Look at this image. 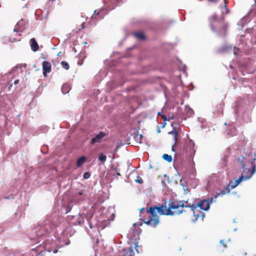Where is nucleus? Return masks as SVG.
Returning a JSON list of instances; mask_svg holds the SVG:
<instances>
[{"mask_svg":"<svg viewBox=\"0 0 256 256\" xmlns=\"http://www.w3.org/2000/svg\"><path fill=\"white\" fill-rule=\"evenodd\" d=\"M58 222V218L56 216L53 218L52 216L48 217L39 224L38 226L34 229V232L38 238L44 236L46 233L54 230L55 228H56V232H58L59 228Z\"/></svg>","mask_w":256,"mask_h":256,"instance_id":"obj_1","label":"nucleus"},{"mask_svg":"<svg viewBox=\"0 0 256 256\" xmlns=\"http://www.w3.org/2000/svg\"><path fill=\"white\" fill-rule=\"evenodd\" d=\"M46 239L42 241V243L40 244L36 248H33L31 252L32 256H42L46 251L50 252L51 250L48 247L49 244H52L49 241V236H46Z\"/></svg>","mask_w":256,"mask_h":256,"instance_id":"obj_2","label":"nucleus"},{"mask_svg":"<svg viewBox=\"0 0 256 256\" xmlns=\"http://www.w3.org/2000/svg\"><path fill=\"white\" fill-rule=\"evenodd\" d=\"M177 206H174V205H170V204H168V207L167 208V207L166 205L164 206L163 204L157 206H156V212L160 215H170L172 216L174 214H179L182 212V210H174L175 208H176Z\"/></svg>","mask_w":256,"mask_h":256,"instance_id":"obj_3","label":"nucleus"},{"mask_svg":"<svg viewBox=\"0 0 256 256\" xmlns=\"http://www.w3.org/2000/svg\"><path fill=\"white\" fill-rule=\"evenodd\" d=\"M156 206L154 207H150L148 210L147 212L150 214L152 215V217L150 218V219L147 220H144V222L147 225L153 226L155 228L159 222V218L156 214Z\"/></svg>","mask_w":256,"mask_h":256,"instance_id":"obj_4","label":"nucleus"},{"mask_svg":"<svg viewBox=\"0 0 256 256\" xmlns=\"http://www.w3.org/2000/svg\"><path fill=\"white\" fill-rule=\"evenodd\" d=\"M242 159L241 162L242 168V173L241 176H244V180H246L250 179L256 170V162H254V160L252 162V170H250V168H248L245 167L246 164L245 162L243 160L244 158L242 157Z\"/></svg>","mask_w":256,"mask_h":256,"instance_id":"obj_5","label":"nucleus"},{"mask_svg":"<svg viewBox=\"0 0 256 256\" xmlns=\"http://www.w3.org/2000/svg\"><path fill=\"white\" fill-rule=\"evenodd\" d=\"M194 146V144L191 140H188L186 142V148L190 155L194 154L196 152Z\"/></svg>","mask_w":256,"mask_h":256,"instance_id":"obj_6","label":"nucleus"},{"mask_svg":"<svg viewBox=\"0 0 256 256\" xmlns=\"http://www.w3.org/2000/svg\"><path fill=\"white\" fill-rule=\"evenodd\" d=\"M86 198V196L84 193V191H80L74 194L73 198V201L76 203H79L84 200Z\"/></svg>","mask_w":256,"mask_h":256,"instance_id":"obj_7","label":"nucleus"},{"mask_svg":"<svg viewBox=\"0 0 256 256\" xmlns=\"http://www.w3.org/2000/svg\"><path fill=\"white\" fill-rule=\"evenodd\" d=\"M188 208H190L192 210L193 212V213H194V216L196 217V218L194 220H193V222H196V220H197L198 218H199V217H202V219H203L205 216L204 215V214L202 212H200V214H195V212H194V210L196 209L198 207V204H192L191 205L190 204H188Z\"/></svg>","mask_w":256,"mask_h":256,"instance_id":"obj_8","label":"nucleus"},{"mask_svg":"<svg viewBox=\"0 0 256 256\" xmlns=\"http://www.w3.org/2000/svg\"><path fill=\"white\" fill-rule=\"evenodd\" d=\"M51 64L48 61H44L42 62L43 75L44 76H47V74L51 72Z\"/></svg>","mask_w":256,"mask_h":256,"instance_id":"obj_9","label":"nucleus"},{"mask_svg":"<svg viewBox=\"0 0 256 256\" xmlns=\"http://www.w3.org/2000/svg\"><path fill=\"white\" fill-rule=\"evenodd\" d=\"M73 218L74 222H72V224L74 225H82L84 222V216L81 214L73 216Z\"/></svg>","mask_w":256,"mask_h":256,"instance_id":"obj_10","label":"nucleus"},{"mask_svg":"<svg viewBox=\"0 0 256 256\" xmlns=\"http://www.w3.org/2000/svg\"><path fill=\"white\" fill-rule=\"evenodd\" d=\"M106 136V134L102 132H100L98 134H96L94 138L91 140V144L99 143L101 142L102 139Z\"/></svg>","mask_w":256,"mask_h":256,"instance_id":"obj_11","label":"nucleus"},{"mask_svg":"<svg viewBox=\"0 0 256 256\" xmlns=\"http://www.w3.org/2000/svg\"><path fill=\"white\" fill-rule=\"evenodd\" d=\"M25 22L24 20L22 19L18 21L16 24V27H15L14 29V31L15 32H22L25 28Z\"/></svg>","mask_w":256,"mask_h":256,"instance_id":"obj_12","label":"nucleus"},{"mask_svg":"<svg viewBox=\"0 0 256 256\" xmlns=\"http://www.w3.org/2000/svg\"><path fill=\"white\" fill-rule=\"evenodd\" d=\"M198 206L202 210H209V203L206 200H201L198 204Z\"/></svg>","mask_w":256,"mask_h":256,"instance_id":"obj_13","label":"nucleus"},{"mask_svg":"<svg viewBox=\"0 0 256 256\" xmlns=\"http://www.w3.org/2000/svg\"><path fill=\"white\" fill-rule=\"evenodd\" d=\"M223 49L224 51L228 52H232L236 56L237 55V51L238 50V48H232L231 46L228 45L224 46Z\"/></svg>","mask_w":256,"mask_h":256,"instance_id":"obj_14","label":"nucleus"},{"mask_svg":"<svg viewBox=\"0 0 256 256\" xmlns=\"http://www.w3.org/2000/svg\"><path fill=\"white\" fill-rule=\"evenodd\" d=\"M170 205H174V206H177L176 208H175L174 210H180V208H182L184 207L187 208V206H188V205H185L184 204V202L182 201L180 202L178 204H176L174 202H172L170 204Z\"/></svg>","mask_w":256,"mask_h":256,"instance_id":"obj_15","label":"nucleus"},{"mask_svg":"<svg viewBox=\"0 0 256 256\" xmlns=\"http://www.w3.org/2000/svg\"><path fill=\"white\" fill-rule=\"evenodd\" d=\"M30 41L32 50L34 52H36L37 50H38L39 46L36 40L34 38H32L30 39Z\"/></svg>","mask_w":256,"mask_h":256,"instance_id":"obj_16","label":"nucleus"},{"mask_svg":"<svg viewBox=\"0 0 256 256\" xmlns=\"http://www.w3.org/2000/svg\"><path fill=\"white\" fill-rule=\"evenodd\" d=\"M70 87L69 84H65L62 85V92L64 94H66L69 92Z\"/></svg>","mask_w":256,"mask_h":256,"instance_id":"obj_17","label":"nucleus"},{"mask_svg":"<svg viewBox=\"0 0 256 256\" xmlns=\"http://www.w3.org/2000/svg\"><path fill=\"white\" fill-rule=\"evenodd\" d=\"M134 36L138 40H144V34L142 32H136L134 34Z\"/></svg>","mask_w":256,"mask_h":256,"instance_id":"obj_18","label":"nucleus"},{"mask_svg":"<svg viewBox=\"0 0 256 256\" xmlns=\"http://www.w3.org/2000/svg\"><path fill=\"white\" fill-rule=\"evenodd\" d=\"M86 158L85 156H82L79 158L77 160V166L78 167L81 166L85 162Z\"/></svg>","mask_w":256,"mask_h":256,"instance_id":"obj_19","label":"nucleus"},{"mask_svg":"<svg viewBox=\"0 0 256 256\" xmlns=\"http://www.w3.org/2000/svg\"><path fill=\"white\" fill-rule=\"evenodd\" d=\"M224 4L220 7L222 14H227L228 13V12H229L228 8L226 7V4L225 0H224Z\"/></svg>","mask_w":256,"mask_h":256,"instance_id":"obj_20","label":"nucleus"},{"mask_svg":"<svg viewBox=\"0 0 256 256\" xmlns=\"http://www.w3.org/2000/svg\"><path fill=\"white\" fill-rule=\"evenodd\" d=\"M230 190V189L229 188V186H226L224 190H221L220 193H218L217 194H220V196H224L226 194V193H229Z\"/></svg>","mask_w":256,"mask_h":256,"instance_id":"obj_21","label":"nucleus"},{"mask_svg":"<svg viewBox=\"0 0 256 256\" xmlns=\"http://www.w3.org/2000/svg\"><path fill=\"white\" fill-rule=\"evenodd\" d=\"M218 196H220V194H216L214 197L210 198L208 200H208V202L209 203V206H210V204H212V202H216V199Z\"/></svg>","mask_w":256,"mask_h":256,"instance_id":"obj_22","label":"nucleus"},{"mask_svg":"<svg viewBox=\"0 0 256 256\" xmlns=\"http://www.w3.org/2000/svg\"><path fill=\"white\" fill-rule=\"evenodd\" d=\"M185 111L186 112L188 116H192L194 113L193 110L188 106H186L185 107Z\"/></svg>","mask_w":256,"mask_h":256,"instance_id":"obj_23","label":"nucleus"},{"mask_svg":"<svg viewBox=\"0 0 256 256\" xmlns=\"http://www.w3.org/2000/svg\"><path fill=\"white\" fill-rule=\"evenodd\" d=\"M169 134H172L174 136V144H176V142L178 140V133L177 132L174 130L171 132H168Z\"/></svg>","mask_w":256,"mask_h":256,"instance_id":"obj_24","label":"nucleus"},{"mask_svg":"<svg viewBox=\"0 0 256 256\" xmlns=\"http://www.w3.org/2000/svg\"><path fill=\"white\" fill-rule=\"evenodd\" d=\"M162 158L168 162H171L172 161V157L170 155H168L167 154H164L162 156Z\"/></svg>","mask_w":256,"mask_h":256,"instance_id":"obj_25","label":"nucleus"},{"mask_svg":"<svg viewBox=\"0 0 256 256\" xmlns=\"http://www.w3.org/2000/svg\"><path fill=\"white\" fill-rule=\"evenodd\" d=\"M60 64L62 66V67L66 70H68L70 68L68 64L66 61H62L60 62Z\"/></svg>","mask_w":256,"mask_h":256,"instance_id":"obj_26","label":"nucleus"},{"mask_svg":"<svg viewBox=\"0 0 256 256\" xmlns=\"http://www.w3.org/2000/svg\"><path fill=\"white\" fill-rule=\"evenodd\" d=\"M61 234L64 236V237H68L69 236H71L72 235V233H70V234H68V228L62 230Z\"/></svg>","mask_w":256,"mask_h":256,"instance_id":"obj_27","label":"nucleus"},{"mask_svg":"<svg viewBox=\"0 0 256 256\" xmlns=\"http://www.w3.org/2000/svg\"><path fill=\"white\" fill-rule=\"evenodd\" d=\"M244 176H240L238 180L232 182V183H235L236 185H238L242 180H244Z\"/></svg>","mask_w":256,"mask_h":256,"instance_id":"obj_28","label":"nucleus"},{"mask_svg":"<svg viewBox=\"0 0 256 256\" xmlns=\"http://www.w3.org/2000/svg\"><path fill=\"white\" fill-rule=\"evenodd\" d=\"M232 182H233L232 180L230 181L229 182V184L226 186H228L229 188H230V190L238 186V185H236L235 183H232Z\"/></svg>","mask_w":256,"mask_h":256,"instance_id":"obj_29","label":"nucleus"},{"mask_svg":"<svg viewBox=\"0 0 256 256\" xmlns=\"http://www.w3.org/2000/svg\"><path fill=\"white\" fill-rule=\"evenodd\" d=\"M106 155L102 154L100 156H98V160L104 162L106 160Z\"/></svg>","mask_w":256,"mask_h":256,"instance_id":"obj_30","label":"nucleus"},{"mask_svg":"<svg viewBox=\"0 0 256 256\" xmlns=\"http://www.w3.org/2000/svg\"><path fill=\"white\" fill-rule=\"evenodd\" d=\"M236 134L235 132V128H234V127H231L230 128V132H228V135H231V136H233V135H235Z\"/></svg>","mask_w":256,"mask_h":256,"instance_id":"obj_31","label":"nucleus"},{"mask_svg":"<svg viewBox=\"0 0 256 256\" xmlns=\"http://www.w3.org/2000/svg\"><path fill=\"white\" fill-rule=\"evenodd\" d=\"M128 256H133L134 252L132 246H130L128 248Z\"/></svg>","mask_w":256,"mask_h":256,"instance_id":"obj_32","label":"nucleus"},{"mask_svg":"<svg viewBox=\"0 0 256 256\" xmlns=\"http://www.w3.org/2000/svg\"><path fill=\"white\" fill-rule=\"evenodd\" d=\"M90 176V174L88 172H86L83 174V178L84 179H88Z\"/></svg>","mask_w":256,"mask_h":256,"instance_id":"obj_33","label":"nucleus"},{"mask_svg":"<svg viewBox=\"0 0 256 256\" xmlns=\"http://www.w3.org/2000/svg\"><path fill=\"white\" fill-rule=\"evenodd\" d=\"M135 182L138 184H142V183L143 181L141 178H140L139 176H138L137 178L135 180Z\"/></svg>","mask_w":256,"mask_h":256,"instance_id":"obj_34","label":"nucleus"},{"mask_svg":"<svg viewBox=\"0 0 256 256\" xmlns=\"http://www.w3.org/2000/svg\"><path fill=\"white\" fill-rule=\"evenodd\" d=\"M243 38H244V36L242 35L240 36V43L241 44H243L244 43Z\"/></svg>","mask_w":256,"mask_h":256,"instance_id":"obj_35","label":"nucleus"},{"mask_svg":"<svg viewBox=\"0 0 256 256\" xmlns=\"http://www.w3.org/2000/svg\"><path fill=\"white\" fill-rule=\"evenodd\" d=\"M162 118H163V119H164V121H166V120H170V119H167V118H166V116H164V115H163V116H162Z\"/></svg>","mask_w":256,"mask_h":256,"instance_id":"obj_36","label":"nucleus"},{"mask_svg":"<svg viewBox=\"0 0 256 256\" xmlns=\"http://www.w3.org/2000/svg\"><path fill=\"white\" fill-rule=\"evenodd\" d=\"M212 19L214 20H215L216 19V14H214V16H212Z\"/></svg>","mask_w":256,"mask_h":256,"instance_id":"obj_37","label":"nucleus"},{"mask_svg":"<svg viewBox=\"0 0 256 256\" xmlns=\"http://www.w3.org/2000/svg\"><path fill=\"white\" fill-rule=\"evenodd\" d=\"M210 27H211L212 30V31L214 32L215 31V28H214V26L212 24H210Z\"/></svg>","mask_w":256,"mask_h":256,"instance_id":"obj_38","label":"nucleus"},{"mask_svg":"<svg viewBox=\"0 0 256 256\" xmlns=\"http://www.w3.org/2000/svg\"><path fill=\"white\" fill-rule=\"evenodd\" d=\"M18 82H19V80H14V84H18Z\"/></svg>","mask_w":256,"mask_h":256,"instance_id":"obj_39","label":"nucleus"},{"mask_svg":"<svg viewBox=\"0 0 256 256\" xmlns=\"http://www.w3.org/2000/svg\"><path fill=\"white\" fill-rule=\"evenodd\" d=\"M220 243L224 245H224H225V244H224V240H220Z\"/></svg>","mask_w":256,"mask_h":256,"instance_id":"obj_40","label":"nucleus"},{"mask_svg":"<svg viewBox=\"0 0 256 256\" xmlns=\"http://www.w3.org/2000/svg\"><path fill=\"white\" fill-rule=\"evenodd\" d=\"M70 211V208L69 207L67 208V209L66 210V213H68Z\"/></svg>","mask_w":256,"mask_h":256,"instance_id":"obj_41","label":"nucleus"},{"mask_svg":"<svg viewBox=\"0 0 256 256\" xmlns=\"http://www.w3.org/2000/svg\"><path fill=\"white\" fill-rule=\"evenodd\" d=\"M254 162H256V154H255L254 155Z\"/></svg>","mask_w":256,"mask_h":256,"instance_id":"obj_42","label":"nucleus"},{"mask_svg":"<svg viewBox=\"0 0 256 256\" xmlns=\"http://www.w3.org/2000/svg\"><path fill=\"white\" fill-rule=\"evenodd\" d=\"M209 2H216V0H208Z\"/></svg>","mask_w":256,"mask_h":256,"instance_id":"obj_43","label":"nucleus"},{"mask_svg":"<svg viewBox=\"0 0 256 256\" xmlns=\"http://www.w3.org/2000/svg\"><path fill=\"white\" fill-rule=\"evenodd\" d=\"M181 185L182 186L184 190L186 192V190H187V188H186L185 186H184V185L183 184H181Z\"/></svg>","mask_w":256,"mask_h":256,"instance_id":"obj_44","label":"nucleus"},{"mask_svg":"<svg viewBox=\"0 0 256 256\" xmlns=\"http://www.w3.org/2000/svg\"><path fill=\"white\" fill-rule=\"evenodd\" d=\"M84 22H82V28H84Z\"/></svg>","mask_w":256,"mask_h":256,"instance_id":"obj_45","label":"nucleus"},{"mask_svg":"<svg viewBox=\"0 0 256 256\" xmlns=\"http://www.w3.org/2000/svg\"><path fill=\"white\" fill-rule=\"evenodd\" d=\"M174 118V116L172 115V116L170 117L169 119L173 120Z\"/></svg>","mask_w":256,"mask_h":256,"instance_id":"obj_46","label":"nucleus"},{"mask_svg":"<svg viewBox=\"0 0 256 256\" xmlns=\"http://www.w3.org/2000/svg\"><path fill=\"white\" fill-rule=\"evenodd\" d=\"M172 151H174V145L172 146Z\"/></svg>","mask_w":256,"mask_h":256,"instance_id":"obj_47","label":"nucleus"},{"mask_svg":"<svg viewBox=\"0 0 256 256\" xmlns=\"http://www.w3.org/2000/svg\"><path fill=\"white\" fill-rule=\"evenodd\" d=\"M222 30H223V31H224V32H225V31H226V29H225V28H222Z\"/></svg>","mask_w":256,"mask_h":256,"instance_id":"obj_48","label":"nucleus"},{"mask_svg":"<svg viewBox=\"0 0 256 256\" xmlns=\"http://www.w3.org/2000/svg\"><path fill=\"white\" fill-rule=\"evenodd\" d=\"M57 252H58V250H54V253H56Z\"/></svg>","mask_w":256,"mask_h":256,"instance_id":"obj_49","label":"nucleus"},{"mask_svg":"<svg viewBox=\"0 0 256 256\" xmlns=\"http://www.w3.org/2000/svg\"><path fill=\"white\" fill-rule=\"evenodd\" d=\"M166 124V122L164 123V124H163V126H165Z\"/></svg>","mask_w":256,"mask_h":256,"instance_id":"obj_50","label":"nucleus"},{"mask_svg":"<svg viewBox=\"0 0 256 256\" xmlns=\"http://www.w3.org/2000/svg\"><path fill=\"white\" fill-rule=\"evenodd\" d=\"M140 138H142V134H140Z\"/></svg>","mask_w":256,"mask_h":256,"instance_id":"obj_51","label":"nucleus"},{"mask_svg":"<svg viewBox=\"0 0 256 256\" xmlns=\"http://www.w3.org/2000/svg\"><path fill=\"white\" fill-rule=\"evenodd\" d=\"M96 10H95L94 12V14H96Z\"/></svg>","mask_w":256,"mask_h":256,"instance_id":"obj_52","label":"nucleus"},{"mask_svg":"<svg viewBox=\"0 0 256 256\" xmlns=\"http://www.w3.org/2000/svg\"><path fill=\"white\" fill-rule=\"evenodd\" d=\"M98 14H99V12H98L96 13V14H97V15H98Z\"/></svg>","mask_w":256,"mask_h":256,"instance_id":"obj_53","label":"nucleus"},{"mask_svg":"<svg viewBox=\"0 0 256 256\" xmlns=\"http://www.w3.org/2000/svg\"><path fill=\"white\" fill-rule=\"evenodd\" d=\"M40 240L38 242V243H40Z\"/></svg>","mask_w":256,"mask_h":256,"instance_id":"obj_54","label":"nucleus"}]
</instances>
